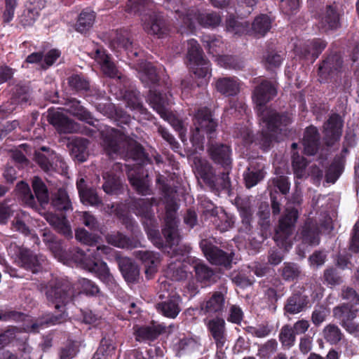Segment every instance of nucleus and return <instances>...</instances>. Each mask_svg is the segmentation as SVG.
Segmentation results:
<instances>
[{"mask_svg":"<svg viewBox=\"0 0 359 359\" xmlns=\"http://www.w3.org/2000/svg\"><path fill=\"white\" fill-rule=\"evenodd\" d=\"M279 339L284 346L290 347L295 341V333L289 325H284L280 332Z\"/></svg>","mask_w":359,"mask_h":359,"instance_id":"nucleus-50","label":"nucleus"},{"mask_svg":"<svg viewBox=\"0 0 359 359\" xmlns=\"http://www.w3.org/2000/svg\"><path fill=\"white\" fill-rule=\"evenodd\" d=\"M206 325L217 349L222 350L227 341L225 320L221 317L216 316L208 320Z\"/></svg>","mask_w":359,"mask_h":359,"instance_id":"nucleus-12","label":"nucleus"},{"mask_svg":"<svg viewBox=\"0 0 359 359\" xmlns=\"http://www.w3.org/2000/svg\"><path fill=\"white\" fill-rule=\"evenodd\" d=\"M32 187L35 193V196L40 204H47L49 201L48 189L39 177H35L33 179Z\"/></svg>","mask_w":359,"mask_h":359,"instance_id":"nucleus-41","label":"nucleus"},{"mask_svg":"<svg viewBox=\"0 0 359 359\" xmlns=\"http://www.w3.org/2000/svg\"><path fill=\"white\" fill-rule=\"evenodd\" d=\"M159 334V330L154 326L140 327L135 331L136 339L137 341L154 340Z\"/></svg>","mask_w":359,"mask_h":359,"instance_id":"nucleus-46","label":"nucleus"},{"mask_svg":"<svg viewBox=\"0 0 359 359\" xmlns=\"http://www.w3.org/2000/svg\"><path fill=\"white\" fill-rule=\"evenodd\" d=\"M292 166L296 175L298 177H302L306 166V160L303 157L294 154L292 156Z\"/></svg>","mask_w":359,"mask_h":359,"instance_id":"nucleus-61","label":"nucleus"},{"mask_svg":"<svg viewBox=\"0 0 359 359\" xmlns=\"http://www.w3.org/2000/svg\"><path fill=\"white\" fill-rule=\"evenodd\" d=\"M218 64L224 68L241 69L243 65L241 62L232 56L222 55L217 59Z\"/></svg>","mask_w":359,"mask_h":359,"instance_id":"nucleus-60","label":"nucleus"},{"mask_svg":"<svg viewBox=\"0 0 359 359\" xmlns=\"http://www.w3.org/2000/svg\"><path fill=\"white\" fill-rule=\"evenodd\" d=\"M107 240L109 243L121 248H129L131 245L129 239L120 233L107 236Z\"/></svg>","mask_w":359,"mask_h":359,"instance_id":"nucleus-54","label":"nucleus"},{"mask_svg":"<svg viewBox=\"0 0 359 359\" xmlns=\"http://www.w3.org/2000/svg\"><path fill=\"white\" fill-rule=\"evenodd\" d=\"M155 200L153 198H140L133 203V207L135 213L142 217L143 224L151 222L154 219L152 205Z\"/></svg>","mask_w":359,"mask_h":359,"instance_id":"nucleus-18","label":"nucleus"},{"mask_svg":"<svg viewBox=\"0 0 359 359\" xmlns=\"http://www.w3.org/2000/svg\"><path fill=\"white\" fill-rule=\"evenodd\" d=\"M67 110L78 118L83 121H88L90 118V113L80 104V102L73 99L68 101L66 104Z\"/></svg>","mask_w":359,"mask_h":359,"instance_id":"nucleus-43","label":"nucleus"},{"mask_svg":"<svg viewBox=\"0 0 359 359\" xmlns=\"http://www.w3.org/2000/svg\"><path fill=\"white\" fill-rule=\"evenodd\" d=\"M226 292H215L210 298L201 304V311L204 314H219L222 313L226 308Z\"/></svg>","mask_w":359,"mask_h":359,"instance_id":"nucleus-14","label":"nucleus"},{"mask_svg":"<svg viewBox=\"0 0 359 359\" xmlns=\"http://www.w3.org/2000/svg\"><path fill=\"white\" fill-rule=\"evenodd\" d=\"M84 180L81 179L77 182V188L79 189L81 201L83 203L89 204L90 205L97 206L101 204L102 201L98 197L97 193L93 189L84 190L82 189V184Z\"/></svg>","mask_w":359,"mask_h":359,"instance_id":"nucleus-36","label":"nucleus"},{"mask_svg":"<svg viewBox=\"0 0 359 359\" xmlns=\"http://www.w3.org/2000/svg\"><path fill=\"white\" fill-rule=\"evenodd\" d=\"M128 179L132 186L136 191L142 194L147 195L149 193V182L146 179H142L133 173H128Z\"/></svg>","mask_w":359,"mask_h":359,"instance_id":"nucleus-48","label":"nucleus"},{"mask_svg":"<svg viewBox=\"0 0 359 359\" xmlns=\"http://www.w3.org/2000/svg\"><path fill=\"white\" fill-rule=\"evenodd\" d=\"M95 19V14L92 11H83L75 25V29L80 33H86L93 25Z\"/></svg>","mask_w":359,"mask_h":359,"instance_id":"nucleus-34","label":"nucleus"},{"mask_svg":"<svg viewBox=\"0 0 359 359\" xmlns=\"http://www.w3.org/2000/svg\"><path fill=\"white\" fill-rule=\"evenodd\" d=\"M264 172L262 170L259 169L254 170L248 168V172L244 175L246 187L248 188H251L255 186L264 178Z\"/></svg>","mask_w":359,"mask_h":359,"instance_id":"nucleus-51","label":"nucleus"},{"mask_svg":"<svg viewBox=\"0 0 359 359\" xmlns=\"http://www.w3.org/2000/svg\"><path fill=\"white\" fill-rule=\"evenodd\" d=\"M318 141L319 135L317 128L313 126L307 128L302 141L304 152L308 155H314L318 150Z\"/></svg>","mask_w":359,"mask_h":359,"instance_id":"nucleus-27","label":"nucleus"},{"mask_svg":"<svg viewBox=\"0 0 359 359\" xmlns=\"http://www.w3.org/2000/svg\"><path fill=\"white\" fill-rule=\"evenodd\" d=\"M326 43L319 39L307 41L302 46H296L295 53L308 60H314L325 48Z\"/></svg>","mask_w":359,"mask_h":359,"instance_id":"nucleus-17","label":"nucleus"},{"mask_svg":"<svg viewBox=\"0 0 359 359\" xmlns=\"http://www.w3.org/2000/svg\"><path fill=\"white\" fill-rule=\"evenodd\" d=\"M48 121L59 130L65 133H74L78 130L76 123L60 111L49 113Z\"/></svg>","mask_w":359,"mask_h":359,"instance_id":"nucleus-19","label":"nucleus"},{"mask_svg":"<svg viewBox=\"0 0 359 359\" xmlns=\"http://www.w3.org/2000/svg\"><path fill=\"white\" fill-rule=\"evenodd\" d=\"M111 250V248L105 245L98 246L95 250H88L87 254L81 250L75 249L71 259L83 269L94 273L102 282L109 284L114 281V277L107 264L100 262V259L102 254L108 255Z\"/></svg>","mask_w":359,"mask_h":359,"instance_id":"nucleus-2","label":"nucleus"},{"mask_svg":"<svg viewBox=\"0 0 359 359\" xmlns=\"http://www.w3.org/2000/svg\"><path fill=\"white\" fill-rule=\"evenodd\" d=\"M79 351L76 343L69 342L61 348L59 353L60 359H72L77 355Z\"/></svg>","mask_w":359,"mask_h":359,"instance_id":"nucleus-59","label":"nucleus"},{"mask_svg":"<svg viewBox=\"0 0 359 359\" xmlns=\"http://www.w3.org/2000/svg\"><path fill=\"white\" fill-rule=\"evenodd\" d=\"M167 276L173 280H182L187 278L188 273L181 262L170 263L166 271Z\"/></svg>","mask_w":359,"mask_h":359,"instance_id":"nucleus-42","label":"nucleus"},{"mask_svg":"<svg viewBox=\"0 0 359 359\" xmlns=\"http://www.w3.org/2000/svg\"><path fill=\"white\" fill-rule=\"evenodd\" d=\"M307 296L302 294H294L287 299L285 310L290 314H297L304 310L309 304Z\"/></svg>","mask_w":359,"mask_h":359,"instance_id":"nucleus-28","label":"nucleus"},{"mask_svg":"<svg viewBox=\"0 0 359 359\" xmlns=\"http://www.w3.org/2000/svg\"><path fill=\"white\" fill-rule=\"evenodd\" d=\"M104 183L102 189L107 194H116L121 186V181L119 177L114 172H104L103 175Z\"/></svg>","mask_w":359,"mask_h":359,"instance_id":"nucleus-35","label":"nucleus"},{"mask_svg":"<svg viewBox=\"0 0 359 359\" xmlns=\"http://www.w3.org/2000/svg\"><path fill=\"white\" fill-rule=\"evenodd\" d=\"M264 65L267 69L279 67L283 61V57L276 52H269L264 57Z\"/></svg>","mask_w":359,"mask_h":359,"instance_id":"nucleus-58","label":"nucleus"},{"mask_svg":"<svg viewBox=\"0 0 359 359\" xmlns=\"http://www.w3.org/2000/svg\"><path fill=\"white\" fill-rule=\"evenodd\" d=\"M190 63L194 74L198 78L204 79L206 82V78L210 77L211 72L209 62L202 57Z\"/></svg>","mask_w":359,"mask_h":359,"instance_id":"nucleus-39","label":"nucleus"},{"mask_svg":"<svg viewBox=\"0 0 359 359\" xmlns=\"http://www.w3.org/2000/svg\"><path fill=\"white\" fill-rule=\"evenodd\" d=\"M82 292L88 295H95L99 292L98 287L87 278H81L79 281Z\"/></svg>","mask_w":359,"mask_h":359,"instance_id":"nucleus-62","label":"nucleus"},{"mask_svg":"<svg viewBox=\"0 0 359 359\" xmlns=\"http://www.w3.org/2000/svg\"><path fill=\"white\" fill-rule=\"evenodd\" d=\"M136 256L145 266V273L151 278L156 272L157 266L160 262L159 255L154 252L140 250L136 252Z\"/></svg>","mask_w":359,"mask_h":359,"instance_id":"nucleus-20","label":"nucleus"},{"mask_svg":"<svg viewBox=\"0 0 359 359\" xmlns=\"http://www.w3.org/2000/svg\"><path fill=\"white\" fill-rule=\"evenodd\" d=\"M342 120L341 117L336 114L330 116L329 119L323 126V132L325 138L328 145L332 144L334 142L339 140L342 132Z\"/></svg>","mask_w":359,"mask_h":359,"instance_id":"nucleus-15","label":"nucleus"},{"mask_svg":"<svg viewBox=\"0 0 359 359\" xmlns=\"http://www.w3.org/2000/svg\"><path fill=\"white\" fill-rule=\"evenodd\" d=\"M215 88L225 96H234L240 91V83L235 77H223L217 80Z\"/></svg>","mask_w":359,"mask_h":359,"instance_id":"nucleus-21","label":"nucleus"},{"mask_svg":"<svg viewBox=\"0 0 359 359\" xmlns=\"http://www.w3.org/2000/svg\"><path fill=\"white\" fill-rule=\"evenodd\" d=\"M46 294L48 301L54 304L56 309H60L72 300L74 291L69 283L56 282L49 285Z\"/></svg>","mask_w":359,"mask_h":359,"instance_id":"nucleus-8","label":"nucleus"},{"mask_svg":"<svg viewBox=\"0 0 359 359\" xmlns=\"http://www.w3.org/2000/svg\"><path fill=\"white\" fill-rule=\"evenodd\" d=\"M149 102L151 107L156 111V112L165 120L168 121L175 130L179 132V135L181 140L184 142H186V130L183 123L176 118L168 110V106L171 102L170 99L165 94L162 95V93L158 89H151L149 95Z\"/></svg>","mask_w":359,"mask_h":359,"instance_id":"nucleus-5","label":"nucleus"},{"mask_svg":"<svg viewBox=\"0 0 359 359\" xmlns=\"http://www.w3.org/2000/svg\"><path fill=\"white\" fill-rule=\"evenodd\" d=\"M118 265L123 276L128 283H135L140 275L139 269L131 259L123 257L119 259Z\"/></svg>","mask_w":359,"mask_h":359,"instance_id":"nucleus-31","label":"nucleus"},{"mask_svg":"<svg viewBox=\"0 0 359 359\" xmlns=\"http://www.w3.org/2000/svg\"><path fill=\"white\" fill-rule=\"evenodd\" d=\"M137 69L140 80L146 86H151L158 81V74L151 63L142 61L137 64Z\"/></svg>","mask_w":359,"mask_h":359,"instance_id":"nucleus-24","label":"nucleus"},{"mask_svg":"<svg viewBox=\"0 0 359 359\" xmlns=\"http://www.w3.org/2000/svg\"><path fill=\"white\" fill-rule=\"evenodd\" d=\"M91 55L92 57L100 64L102 71L105 75L111 78L117 77L119 79H121V75L119 74L116 67L110 60L109 55L105 53L104 50L97 48Z\"/></svg>","mask_w":359,"mask_h":359,"instance_id":"nucleus-16","label":"nucleus"},{"mask_svg":"<svg viewBox=\"0 0 359 359\" xmlns=\"http://www.w3.org/2000/svg\"><path fill=\"white\" fill-rule=\"evenodd\" d=\"M17 257V262L20 266L31 271L34 273L41 270L43 264L46 261L43 256L35 255L27 249H19Z\"/></svg>","mask_w":359,"mask_h":359,"instance_id":"nucleus-13","label":"nucleus"},{"mask_svg":"<svg viewBox=\"0 0 359 359\" xmlns=\"http://www.w3.org/2000/svg\"><path fill=\"white\" fill-rule=\"evenodd\" d=\"M298 218L297 210L287 209L285 215L280 219L279 226L274 236V241L281 248L288 250L292 244V234Z\"/></svg>","mask_w":359,"mask_h":359,"instance_id":"nucleus-7","label":"nucleus"},{"mask_svg":"<svg viewBox=\"0 0 359 359\" xmlns=\"http://www.w3.org/2000/svg\"><path fill=\"white\" fill-rule=\"evenodd\" d=\"M200 247L207 259L212 264L230 267L233 260V252L226 253L214 246L208 240H202Z\"/></svg>","mask_w":359,"mask_h":359,"instance_id":"nucleus-10","label":"nucleus"},{"mask_svg":"<svg viewBox=\"0 0 359 359\" xmlns=\"http://www.w3.org/2000/svg\"><path fill=\"white\" fill-rule=\"evenodd\" d=\"M194 169L201 178L208 183L214 182L215 173L212 171V167L206 160L198 157H194Z\"/></svg>","mask_w":359,"mask_h":359,"instance_id":"nucleus-32","label":"nucleus"},{"mask_svg":"<svg viewBox=\"0 0 359 359\" xmlns=\"http://www.w3.org/2000/svg\"><path fill=\"white\" fill-rule=\"evenodd\" d=\"M52 205L58 210H72V203L67 191L60 189L52 200Z\"/></svg>","mask_w":359,"mask_h":359,"instance_id":"nucleus-38","label":"nucleus"},{"mask_svg":"<svg viewBox=\"0 0 359 359\" xmlns=\"http://www.w3.org/2000/svg\"><path fill=\"white\" fill-rule=\"evenodd\" d=\"M248 332L257 337L263 338L269 335L271 328L267 325H259L256 327H248Z\"/></svg>","mask_w":359,"mask_h":359,"instance_id":"nucleus-64","label":"nucleus"},{"mask_svg":"<svg viewBox=\"0 0 359 359\" xmlns=\"http://www.w3.org/2000/svg\"><path fill=\"white\" fill-rule=\"evenodd\" d=\"M196 277L200 282L210 280L214 275L213 271L203 264L199 259H194L192 262Z\"/></svg>","mask_w":359,"mask_h":359,"instance_id":"nucleus-40","label":"nucleus"},{"mask_svg":"<svg viewBox=\"0 0 359 359\" xmlns=\"http://www.w3.org/2000/svg\"><path fill=\"white\" fill-rule=\"evenodd\" d=\"M144 224L145 225V228L149 239H151L155 245L158 246L161 245V242L160 241L159 237V231L158 229L155 219H152L151 222H147V224Z\"/></svg>","mask_w":359,"mask_h":359,"instance_id":"nucleus-56","label":"nucleus"},{"mask_svg":"<svg viewBox=\"0 0 359 359\" xmlns=\"http://www.w3.org/2000/svg\"><path fill=\"white\" fill-rule=\"evenodd\" d=\"M323 334L325 340L332 344L338 343L342 337V334L339 328L332 324L327 325L325 327Z\"/></svg>","mask_w":359,"mask_h":359,"instance_id":"nucleus-47","label":"nucleus"},{"mask_svg":"<svg viewBox=\"0 0 359 359\" xmlns=\"http://www.w3.org/2000/svg\"><path fill=\"white\" fill-rule=\"evenodd\" d=\"M180 297L177 294H173L168 300L161 304H158L156 308L163 316L175 318L180 311L179 303Z\"/></svg>","mask_w":359,"mask_h":359,"instance_id":"nucleus-29","label":"nucleus"},{"mask_svg":"<svg viewBox=\"0 0 359 359\" xmlns=\"http://www.w3.org/2000/svg\"><path fill=\"white\" fill-rule=\"evenodd\" d=\"M187 57L190 62L204 57L197 41L194 39L187 41Z\"/></svg>","mask_w":359,"mask_h":359,"instance_id":"nucleus-49","label":"nucleus"},{"mask_svg":"<svg viewBox=\"0 0 359 359\" xmlns=\"http://www.w3.org/2000/svg\"><path fill=\"white\" fill-rule=\"evenodd\" d=\"M339 15L336 6H328L320 17L321 28L325 31L337 29L339 26Z\"/></svg>","mask_w":359,"mask_h":359,"instance_id":"nucleus-22","label":"nucleus"},{"mask_svg":"<svg viewBox=\"0 0 359 359\" xmlns=\"http://www.w3.org/2000/svg\"><path fill=\"white\" fill-rule=\"evenodd\" d=\"M131 45L132 42L130 41L128 33L126 32H116L111 41L112 48L118 50L119 49L128 50Z\"/></svg>","mask_w":359,"mask_h":359,"instance_id":"nucleus-44","label":"nucleus"},{"mask_svg":"<svg viewBox=\"0 0 359 359\" xmlns=\"http://www.w3.org/2000/svg\"><path fill=\"white\" fill-rule=\"evenodd\" d=\"M319 229L316 222L309 219L301 232V238L304 243L316 245L319 243Z\"/></svg>","mask_w":359,"mask_h":359,"instance_id":"nucleus-23","label":"nucleus"},{"mask_svg":"<svg viewBox=\"0 0 359 359\" xmlns=\"http://www.w3.org/2000/svg\"><path fill=\"white\" fill-rule=\"evenodd\" d=\"M44 217L46 221L59 233L67 238L72 236L71 226L65 216L60 217L51 212H47L44 215Z\"/></svg>","mask_w":359,"mask_h":359,"instance_id":"nucleus-26","label":"nucleus"},{"mask_svg":"<svg viewBox=\"0 0 359 359\" xmlns=\"http://www.w3.org/2000/svg\"><path fill=\"white\" fill-rule=\"evenodd\" d=\"M300 0H281L280 8L286 15L295 14L299 8Z\"/></svg>","mask_w":359,"mask_h":359,"instance_id":"nucleus-57","label":"nucleus"},{"mask_svg":"<svg viewBox=\"0 0 359 359\" xmlns=\"http://www.w3.org/2000/svg\"><path fill=\"white\" fill-rule=\"evenodd\" d=\"M277 347L276 340L270 339L259 348L258 355L265 359L269 358L276 351Z\"/></svg>","mask_w":359,"mask_h":359,"instance_id":"nucleus-55","label":"nucleus"},{"mask_svg":"<svg viewBox=\"0 0 359 359\" xmlns=\"http://www.w3.org/2000/svg\"><path fill=\"white\" fill-rule=\"evenodd\" d=\"M271 27V20L265 14L257 16L252 24L254 33L258 36H264Z\"/></svg>","mask_w":359,"mask_h":359,"instance_id":"nucleus-37","label":"nucleus"},{"mask_svg":"<svg viewBox=\"0 0 359 359\" xmlns=\"http://www.w3.org/2000/svg\"><path fill=\"white\" fill-rule=\"evenodd\" d=\"M299 266L293 263H285L282 269V276L287 281L294 280L300 275Z\"/></svg>","mask_w":359,"mask_h":359,"instance_id":"nucleus-53","label":"nucleus"},{"mask_svg":"<svg viewBox=\"0 0 359 359\" xmlns=\"http://www.w3.org/2000/svg\"><path fill=\"white\" fill-rule=\"evenodd\" d=\"M194 128L190 140L196 149H202L205 134L211 135L215 132L217 123L212 117L210 111L203 107L197 111L193 118ZM210 138L212 136L210 137Z\"/></svg>","mask_w":359,"mask_h":359,"instance_id":"nucleus-6","label":"nucleus"},{"mask_svg":"<svg viewBox=\"0 0 359 359\" xmlns=\"http://www.w3.org/2000/svg\"><path fill=\"white\" fill-rule=\"evenodd\" d=\"M102 144L106 153L111 158L118 155L123 158H134L135 154L142 151L135 140L113 129L104 137Z\"/></svg>","mask_w":359,"mask_h":359,"instance_id":"nucleus-4","label":"nucleus"},{"mask_svg":"<svg viewBox=\"0 0 359 359\" xmlns=\"http://www.w3.org/2000/svg\"><path fill=\"white\" fill-rule=\"evenodd\" d=\"M124 97L128 107L133 110L139 111L140 113L144 112V109L140 100L139 93L133 91L129 92L124 95Z\"/></svg>","mask_w":359,"mask_h":359,"instance_id":"nucleus-52","label":"nucleus"},{"mask_svg":"<svg viewBox=\"0 0 359 359\" xmlns=\"http://www.w3.org/2000/svg\"><path fill=\"white\" fill-rule=\"evenodd\" d=\"M276 95V88L266 81L257 86L253 93L252 99L257 107L262 128L259 144L264 149H267L273 140H278L276 134L278 130H282L280 127L291 121L287 116L280 115L273 109L264 108L265 104Z\"/></svg>","mask_w":359,"mask_h":359,"instance_id":"nucleus-1","label":"nucleus"},{"mask_svg":"<svg viewBox=\"0 0 359 359\" xmlns=\"http://www.w3.org/2000/svg\"><path fill=\"white\" fill-rule=\"evenodd\" d=\"M38 17L39 15L35 11L27 6L26 10L20 16V22L23 26H30L34 24Z\"/></svg>","mask_w":359,"mask_h":359,"instance_id":"nucleus-63","label":"nucleus"},{"mask_svg":"<svg viewBox=\"0 0 359 359\" xmlns=\"http://www.w3.org/2000/svg\"><path fill=\"white\" fill-rule=\"evenodd\" d=\"M88 141L83 138H74L69 144L70 153L74 159L83 162L88 156Z\"/></svg>","mask_w":359,"mask_h":359,"instance_id":"nucleus-30","label":"nucleus"},{"mask_svg":"<svg viewBox=\"0 0 359 359\" xmlns=\"http://www.w3.org/2000/svg\"><path fill=\"white\" fill-rule=\"evenodd\" d=\"M141 20L144 30L149 34L158 38H163L169 34L170 26L161 13L153 12L145 14Z\"/></svg>","mask_w":359,"mask_h":359,"instance_id":"nucleus-9","label":"nucleus"},{"mask_svg":"<svg viewBox=\"0 0 359 359\" xmlns=\"http://www.w3.org/2000/svg\"><path fill=\"white\" fill-rule=\"evenodd\" d=\"M354 305L344 304L341 306H337L333 310L334 316L341 321L342 325L353 320L356 316L358 309Z\"/></svg>","mask_w":359,"mask_h":359,"instance_id":"nucleus-33","label":"nucleus"},{"mask_svg":"<svg viewBox=\"0 0 359 359\" xmlns=\"http://www.w3.org/2000/svg\"><path fill=\"white\" fill-rule=\"evenodd\" d=\"M29 215H27L25 212H17L13 221L12 222L13 229L15 231L21 232L23 234H29L30 231L27 226V222L29 221Z\"/></svg>","mask_w":359,"mask_h":359,"instance_id":"nucleus-45","label":"nucleus"},{"mask_svg":"<svg viewBox=\"0 0 359 359\" xmlns=\"http://www.w3.org/2000/svg\"><path fill=\"white\" fill-rule=\"evenodd\" d=\"M180 25L179 32L182 34L193 33L196 24L203 27H215L221 22V18L215 12L201 13L196 8L187 9L182 7L175 11Z\"/></svg>","mask_w":359,"mask_h":359,"instance_id":"nucleus-3","label":"nucleus"},{"mask_svg":"<svg viewBox=\"0 0 359 359\" xmlns=\"http://www.w3.org/2000/svg\"><path fill=\"white\" fill-rule=\"evenodd\" d=\"M177 204L172 202L167 204L165 207V227L163 229V233L167 243L171 246L178 245L180 242V236L177 229Z\"/></svg>","mask_w":359,"mask_h":359,"instance_id":"nucleus-11","label":"nucleus"},{"mask_svg":"<svg viewBox=\"0 0 359 359\" xmlns=\"http://www.w3.org/2000/svg\"><path fill=\"white\" fill-rule=\"evenodd\" d=\"M212 159L217 163L223 166L231 164V151L228 146L224 144H211L209 148Z\"/></svg>","mask_w":359,"mask_h":359,"instance_id":"nucleus-25","label":"nucleus"}]
</instances>
